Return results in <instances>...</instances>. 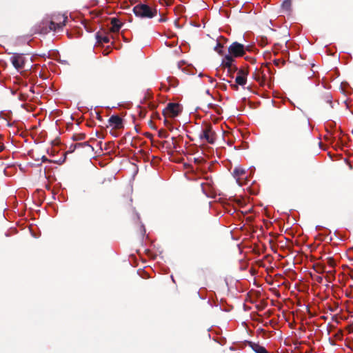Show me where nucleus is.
Returning <instances> with one entry per match:
<instances>
[{
	"instance_id": "obj_1",
	"label": "nucleus",
	"mask_w": 353,
	"mask_h": 353,
	"mask_svg": "<svg viewBox=\"0 0 353 353\" xmlns=\"http://www.w3.org/2000/svg\"><path fill=\"white\" fill-rule=\"evenodd\" d=\"M66 19L67 17L63 14H58L54 17L50 22H43L40 33L45 34L50 31H57L61 29L65 26Z\"/></svg>"
},
{
	"instance_id": "obj_2",
	"label": "nucleus",
	"mask_w": 353,
	"mask_h": 353,
	"mask_svg": "<svg viewBox=\"0 0 353 353\" xmlns=\"http://www.w3.org/2000/svg\"><path fill=\"white\" fill-rule=\"evenodd\" d=\"M133 12L137 17L141 18L151 19L156 16L157 10H152L150 6L145 4H138L133 8Z\"/></svg>"
},
{
	"instance_id": "obj_3",
	"label": "nucleus",
	"mask_w": 353,
	"mask_h": 353,
	"mask_svg": "<svg viewBox=\"0 0 353 353\" xmlns=\"http://www.w3.org/2000/svg\"><path fill=\"white\" fill-rule=\"evenodd\" d=\"M199 137L201 141H205L210 144H213L216 140V134L213 131L211 125L207 124L202 127Z\"/></svg>"
},
{
	"instance_id": "obj_4",
	"label": "nucleus",
	"mask_w": 353,
	"mask_h": 353,
	"mask_svg": "<svg viewBox=\"0 0 353 353\" xmlns=\"http://www.w3.org/2000/svg\"><path fill=\"white\" fill-rule=\"evenodd\" d=\"M228 51L229 54L232 57H242L245 54V46L238 42H234L230 46Z\"/></svg>"
},
{
	"instance_id": "obj_5",
	"label": "nucleus",
	"mask_w": 353,
	"mask_h": 353,
	"mask_svg": "<svg viewBox=\"0 0 353 353\" xmlns=\"http://www.w3.org/2000/svg\"><path fill=\"white\" fill-rule=\"evenodd\" d=\"M10 60L17 70L19 71L23 68L25 59L22 54H15L10 57Z\"/></svg>"
},
{
	"instance_id": "obj_6",
	"label": "nucleus",
	"mask_w": 353,
	"mask_h": 353,
	"mask_svg": "<svg viewBox=\"0 0 353 353\" xmlns=\"http://www.w3.org/2000/svg\"><path fill=\"white\" fill-rule=\"evenodd\" d=\"M180 111L181 108L179 105L176 103H169L165 110V114L170 117H176Z\"/></svg>"
},
{
	"instance_id": "obj_7",
	"label": "nucleus",
	"mask_w": 353,
	"mask_h": 353,
	"mask_svg": "<svg viewBox=\"0 0 353 353\" xmlns=\"http://www.w3.org/2000/svg\"><path fill=\"white\" fill-rule=\"evenodd\" d=\"M235 82L237 85L243 86L247 82V72L243 70H239L237 72V76L235 79Z\"/></svg>"
},
{
	"instance_id": "obj_8",
	"label": "nucleus",
	"mask_w": 353,
	"mask_h": 353,
	"mask_svg": "<svg viewBox=\"0 0 353 353\" xmlns=\"http://www.w3.org/2000/svg\"><path fill=\"white\" fill-rule=\"evenodd\" d=\"M108 123L113 128L119 129L122 126V119L117 115H112L108 119Z\"/></svg>"
},
{
	"instance_id": "obj_9",
	"label": "nucleus",
	"mask_w": 353,
	"mask_h": 353,
	"mask_svg": "<svg viewBox=\"0 0 353 353\" xmlns=\"http://www.w3.org/2000/svg\"><path fill=\"white\" fill-rule=\"evenodd\" d=\"M234 59L232 56L230 54L225 55L221 62V65L225 68H231L232 65H234Z\"/></svg>"
},
{
	"instance_id": "obj_10",
	"label": "nucleus",
	"mask_w": 353,
	"mask_h": 353,
	"mask_svg": "<svg viewBox=\"0 0 353 353\" xmlns=\"http://www.w3.org/2000/svg\"><path fill=\"white\" fill-rule=\"evenodd\" d=\"M245 174V169H243L241 167L235 168L233 171V176L236 179V180L239 184H241V182H240L241 177L243 176Z\"/></svg>"
},
{
	"instance_id": "obj_11",
	"label": "nucleus",
	"mask_w": 353,
	"mask_h": 353,
	"mask_svg": "<svg viewBox=\"0 0 353 353\" xmlns=\"http://www.w3.org/2000/svg\"><path fill=\"white\" fill-rule=\"evenodd\" d=\"M250 347L255 353H269L263 346L259 344L251 343Z\"/></svg>"
},
{
	"instance_id": "obj_12",
	"label": "nucleus",
	"mask_w": 353,
	"mask_h": 353,
	"mask_svg": "<svg viewBox=\"0 0 353 353\" xmlns=\"http://www.w3.org/2000/svg\"><path fill=\"white\" fill-rule=\"evenodd\" d=\"M111 24L112 27L110 28V30L113 32H118L121 27V23H120L119 20L117 18L112 19Z\"/></svg>"
},
{
	"instance_id": "obj_13",
	"label": "nucleus",
	"mask_w": 353,
	"mask_h": 353,
	"mask_svg": "<svg viewBox=\"0 0 353 353\" xmlns=\"http://www.w3.org/2000/svg\"><path fill=\"white\" fill-rule=\"evenodd\" d=\"M96 39L97 42L101 43H108L110 41L109 37L108 36H104L99 33L96 34Z\"/></svg>"
},
{
	"instance_id": "obj_14",
	"label": "nucleus",
	"mask_w": 353,
	"mask_h": 353,
	"mask_svg": "<svg viewBox=\"0 0 353 353\" xmlns=\"http://www.w3.org/2000/svg\"><path fill=\"white\" fill-rule=\"evenodd\" d=\"M227 69H228V74L232 78H233L234 73L235 72H238L239 71L237 67L235 65H232L231 68H227Z\"/></svg>"
},
{
	"instance_id": "obj_15",
	"label": "nucleus",
	"mask_w": 353,
	"mask_h": 353,
	"mask_svg": "<svg viewBox=\"0 0 353 353\" xmlns=\"http://www.w3.org/2000/svg\"><path fill=\"white\" fill-rule=\"evenodd\" d=\"M284 9L289 10L291 7V0H285L282 4Z\"/></svg>"
},
{
	"instance_id": "obj_16",
	"label": "nucleus",
	"mask_w": 353,
	"mask_h": 353,
	"mask_svg": "<svg viewBox=\"0 0 353 353\" xmlns=\"http://www.w3.org/2000/svg\"><path fill=\"white\" fill-rule=\"evenodd\" d=\"M222 48V46H221L220 43H218L216 47L215 48V50L219 52V53H221V50H219L218 48Z\"/></svg>"
},
{
	"instance_id": "obj_17",
	"label": "nucleus",
	"mask_w": 353,
	"mask_h": 353,
	"mask_svg": "<svg viewBox=\"0 0 353 353\" xmlns=\"http://www.w3.org/2000/svg\"><path fill=\"white\" fill-rule=\"evenodd\" d=\"M203 192L205 194H206V193H205V189H204V188H203Z\"/></svg>"
},
{
	"instance_id": "obj_18",
	"label": "nucleus",
	"mask_w": 353,
	"mask_h": 353,
	"mask_svg": "<svg viewBox=\"0 0 353 353\" xmlns=\"http://www.w3.org/2000/svg\"><path fill=\"white\" fill-rule=\"evenodd\" d=\"M2 150V148H0V152Z\"/></svg>"
}]
</instances>
